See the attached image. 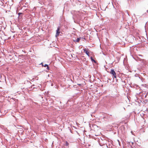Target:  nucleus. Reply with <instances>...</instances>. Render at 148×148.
I'll list each match as a JSON object with an SVG mask.
<instances>
[{
	"instance_id": "1",
	"label": "nucleus",
	"mask_w": 148,
	"mask_h": 148,
	"mask_svg": "<svg viewBox=\"0 0 148 148\" xmlns=\"http://www.w3.org/2000/svg\"><path fill=\"white\" fill-rule=\"evenodd\" d=\"M110 73L112 75L114 78H116V73L113 69H111Z\"/></svg>"
},
{
	"instance_id": "2",
	"label": "nucleus",
	"mask_w": 148,
	"mask_h": 148,
	"mask_svg": "<svg viewBox=\"0 0 148 148\" xmlns=\"http://www.w3.org/2000/svg\"><path fill=\"white\" fill-rule=\"evenodd\" d=\"M84 51V52L88 56H89V53L88 51V50L86 48H85L83 49Z\"/></svg>"
},
{
	"instance_id": "3",
	"label": "nucleus",
	"mask_w": 148,
	"mask_h": 148,
	"mask_svg": "<svg viewBox=\"0 0 148 148\" xmlns=\"http://www.w3.org/2000/svg\"><path fill=\"white\" fill-rule=\"evenodd\" d=\"M56 37H57L59 35V34L60 33V28L59 27H58V28L56 30Z\"/></svg>"
},
{
	"instance_id": "4",
	"label": "nucleus",
	"mask_w": 148,
	"mask_h": 148,
	"mask_svg": "<svg viewBox=\"0 0 148 148\" xmlns=\"http://www.w3.org/2000/svg\"><path fill=\"white\" fill-rule=\"evenodd\" d=\"M80 39V38H77L76 39V40L75 41L77 42H78L79 41Z\"/></svg>"
},
{
	"instance_id": "5",
	"label": "nucleus",
	"mask_w": 148,
	"mask_h": 148,
	"mask_svg": "<svg viewBox=\"0 0 148 148\" xmlns=\"http://www.w3.org/2000/svg\"><path fill=\"white\" fill-rule=\"evenodd\" d=\"M44 66V67H47V69H49V66H48L47 65V64H45Z\"/></svg>"
},
{
	"instance_id": "6",
	"label": "nucleus",
	"mask_w": 148,
	"mask_h": 148,
	"mask_svg": "<svg viewBox=\"0 0 148 148\" xmlns=\"http://www.w3.org/2000/svg\"><path fill=\"white\" fill-rule=\"evenodd\" d=\"M90 58H91L92 61H93L94 62H95V61L93 59V58L92 57H91Z\"/></svg>"
},
{
	"instance_id": "7",
	"label": "nucleus",
	"mask_w": 148,
	"mask_h": 148,
	"mask_svg": "<svg viewBox=\"0 0 148 148\" xmlns=\"http://www.w3.org/2000/svg\"><path fill=\"white\" fill-rule=\"evenodd\" d=\"M66 145L67 146H68L69 145V143H67V142H66Z\"/></svg>"
},
{
	"instance_id": "8",
	"label": "nucleus",
	"mask_w": 148,
	"mask_h": 148,
	"mask_svg": "<svg viewBox=\"0 0 148 148\" xmlns=\"http://www.w3.org/2000/svg\"><path fill=\"white\" fill-rule=\"evenodd\" d=\"M138 56H142L141 55H139Z\"/></svg>"
},
{
	"instance_id": "9",
	"label": "nucleus",
	"mask_w": 148,
	"mask_h": 148,
	"mask_svg": "<svg viewBox=\"0 0 148 148\" xmlns=\"http://www.w3.org/2000/svg\"><path fill=\"white\" fill-rule=\"evenodd\" d=\"M131 133L132 134H133V132L132 131L131 132Z\"/></svg>"
}]
</instances>
